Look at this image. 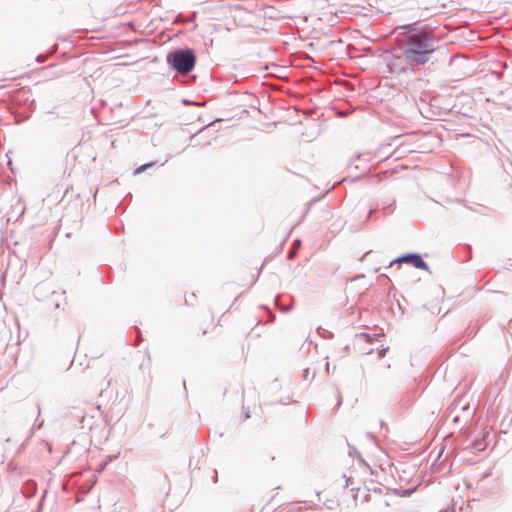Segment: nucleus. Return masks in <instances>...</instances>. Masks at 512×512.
I'll return each instance as SVG.
<instances>
[{
	"mask_svg": "<svg viewBox=\"0 0 512 512\" xmlns=\"http://www.w3.org/2000/svg\"><path fill=\"white\" fill-rule=\"evenodd\" d=\"M434 52L432 36L424 31L411 32L405 39L404 56L410 62L423 65Z\"/></svg>",
	"mask_w": 512,
	"mask_h": 512,
	"instance_id": "1",
	"label": "nucleus"
},
{
	"mask_svg": "<svg viewBox=\"0 0 512 512\" xmlns=\"http://www.w3.org/2000/svg\"><path fill=\"white\" fill-rule=\"evenodd\" d=\"M169 61L179 73L187 74L194 68L196 59L193 52L186 49L177 50L170 54Z\"/></svg>",
	"mask_w": 512,
	"mask_h": 512,
	"instance_id": "2",
	"label": "nucleus"
},
{
	"mask_svg": "<svg viewBox=\"0 0 512 512\" xmlns=\"http://www.w3.org/2000/svg\"><path fill=\"white\" fill-rule=\"evenodd\" d=\"M400 496L396 491H388L378 503L379 512H393L402 509Z\"/></svg>",
	"mask_w": 512,
	"mask_h": 512,
	"instance_id": "3",
	"label": "nucleus"
},
{
	"mask_svg": "<svg viewBox=\"0 0 512 512\" xmlns=\"http://www.w3.org/2000/svg\"><path fill=\"white\" fill-rule=\"evenodd\" d=\"M394 262L412 263L416 268L423 269V270H427L428 269L427 264L423 261V259L419 255H416V254H410V255L402 256V257L392 261L391 265Z\"/></svg>",
	"mask_w": 512,
	"mask_h": 512,
	"instance_id": "4",
	"label": "nucleus"
},
{
	"mask_svg": "<svg viewBox=\"0 0 512 512\" xmlns=\"http://www.w3.org/2000/svg\"><path fill=\"white\" fill-rule=\"evenodd\" d=\"M345 486H346V487H351V491H352V492H354V493H353V499H354V502H355L356 504H358V503H364V502L368 501V499H367V497H366V496H365V497H363V498H361V499H359L360 494H358V492H359L360 488H359L358 486H354V481H353V479H352L351 477H348V478L346 479V481H345Z\"/></svg>",
	"mask_w": 512,
	"mask_h": 512,
	"instance_id": "5",
	"label": "nucleus"
},
{
	"mask_svg": "<svg viewBox=\"0 0 512 512\" xmlns=\"http://www.w3.org/2000/svg\"><path fill=\"white\" fill-rule=\"evenodd\" d=\"M345 486H346V487H351V491H352V492H354V493H353V499H354V502H355L356 504H358V503H364V502L368 501V499H367V497H366V496H365V497H363V498H361V499H359L360 494H358V492H359L360 488H359L358 486H354V481H353V479H352L351 477H348V478L346 479V481H345Z\"/></svg>",
	"mask_w": 512,
	"mask_h": 512,
	"instance_id": "6",
	"label": "nucleus"
},
{
	"mask_svg": "<svg viewBox=\"0 0 512 512\" xmlns=\"http://www.w3.org/2000/svg\"><path fill=\"white\" fill-rule=\"evenodd\" d=\"M250 408H251V405H249V404L245 407V417L246 418H250V416H251L250 415V412H251Z\"/></svg>",
	"mask_w": 512,
	"mask_h": 512,
	"instance_id": "7",
	"label": "nucleus"
},
{
	"mask_svg": "<svg viewBox=\"0 0 512 512\" xmlns=\"http://www.w3.org/2000/svg\"><path fill=\"white\" fill-rule=\"evenodd\" d=\"M252 407H253L254 410L255 409H260V406L255 401L252 403Z\"/></svg>",
	"mask_w": 512,
	"mask_h": 512,
	"instance_id": "8",
	"label": "nucleus"
},
{
	"mask_svg": "<svg viewBox=\"0 0 512 512\" xmlns=\"http://www.w3.org/2000/svg\"><path fill=\"white\" fill-rule=\"evenodd\" d=\"M385 351H386L385 349L379 350V356H381V357L384 356L385 355Z\"/></svg>",
	"mask_w": 512,
	"mask_h": 512,
	"instance_id": "9",
	"label": "nucleus"
},
{
	"mask_svg": "<svg viewBox=\"0 0 512 512\" xmlns=\"http://www.w3.org/2000/svg\"><path fill=\"white\" fill-rule=\"evenodd\" d=\"M144 168H145L144 166L139 167L137 171H138V172H139V171H142V170H144Z\"/></svg>",
	"mask_w": 512,
	"mask_h": 512,
	"instance_id": "10",
	"label": "nucleus"
}]
</instances>
